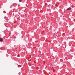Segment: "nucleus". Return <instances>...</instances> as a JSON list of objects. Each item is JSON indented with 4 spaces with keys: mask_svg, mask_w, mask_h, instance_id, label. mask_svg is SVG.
<instances>
[{
    "mask_svg": "<svg viewBox=\"0 0 75 75\" xmlns=\"http://www.w3.org/2000/svg\"><path fill=\"white\" fill-rule=\"evenodd\" d=\"M3 39L2 38H1L0 39V41L1 42H3Z\"/></svg>",
    "mask_w": 75,
    "mask_h": 75,
    "instance_id": "f257e3e1",
    "label": "nucleus"
},
{
    "mask_svg": "<svg viewBox=\"0 0 75 75\" xmlns=\"http://www.w3.org/2000/svg\"><path fill=\"white\" fill-rule=\"evenodd\" d=\"M71 10V8L69 7V8L67 9V10Z\"/></svg>",
    "mask_w": 75,
    "mask_h": 75,
    "instance_id": "f03ea898",
    "label": "nucleus"
},
{
    "mask_svg": "<svg viewBox=\"0 0 75 75\" xmlns=\"http://www.w3.org/2000/svg\"><path fill=\"white\" fill-rule=\"evenodd\" d=\"M20 2H21V0H19Z\"/></svg>",
    "mask_w": 75,
    "mask_h": 75,
    "instance_id": "7ed1b4c3",
    "label": "nucleus"
},
{
    "mask_svg": "<svg viewBox=\"0 0 75 75\" xmlns=\"http://www.w3.org/2000/svg\"><path fill=\"white\" fill-rule=\"evenodd\" d=\"M18 7H19V6H20V5H18Z\"/></svg>",
    "mask_w": 75,
    "mask_h": 75,
    "instance_id": "20e7f679",
    "label": "nucleus"
},
{
    "mask_svg": "<svg viewBox=\"0 0 75 75\" xmlns=\"http://www.w3.org/2000/svg\"><path fill=\"white\" fill-rule=\"evenodd\" d=\"M17 57H20V56H17Z\"/></svg>",
    "mask_w": 75,
    "mask_h": 75,
    "instance_id": "39448f33",
    "label": "nucleus"
},
{
    "mask_svg": "<svg viewBox=\"0 0 75 75\" xmlns=\"http://www.w3.org/2000/svg\"><path fill=\"white\" fill-rule=\"evenodd\" d=\"M74 21H75V19H74Z\"/></svg>",
    "mask_w": 75,
    "mask_h": 75,
    "instance_id": "423d86ee",
    "label": "nucleus"
},
{
    "mask_svg": "<svg viewBox=\"0 0 75 75\" xmlns=\"http://www.w3.org/2000/svg\"><path fill=\"white\" fill-rule=\"evenodd\" d=\"M60 0V1H61V0Z\"/></svg>",
    "mask_w": 75,
    "mask_h": 75,
    "instance_id": "0eeeda50",
    "label": "nucleus"
},
{
    "mask_svg": "<svg viewBox=\"0 0 75 75\" xmlns=\"http://www.w3.org/2000/svg\"><path fill=\"white\" fill-rule=\"evenodd\" d=\"M18 56H19V54Z\"/></svg>",
    "mask_w": 75,
    "mask_h": 75,
    "instance_id": "6e6552de",
    "label": "nucleus"
}]
</instances>
